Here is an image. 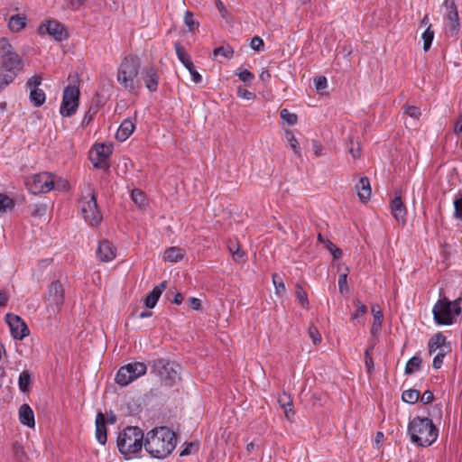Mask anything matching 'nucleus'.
<instances>
[{"instance_id":"33","label":"nucleus","mask_w":462,"mask_h":462,"mask_svg":"<svg viewBox=\"0 0 462 462\" xmlns=\"http://www.w3.org/2000/svg\"><path fill=\"white\" fill-rule=\"evenodd\" d=\"M16 76L17 74L14 73L13 70H5V69L0 67V89L12 83Z\"/></svg>"},{"instance_id":"4","label":"nucleus","mask_w":462,"mask_h":462,"mask_svg":"<svg viewBox=\"0 0 462 462\" xmlns=\"http://www.w3.org/2000/svg\"><path fill=\"white\" fill-rule=\"evenodd\" d=\"M144 435L138 427H126L119 431L116 445L125 459L134 457L144 448Z\"/></svg>"},{"instance_id":"45","label":"nucleus","mask_w":462,"mask_h":462,"mask_svg":"<svg viewBox=\"0 0 462 462\" xmlns=\"http://www.w3.org/2000/svg\"><path fill=\"white\" fill-rule=\"evenodd\" d=\"M295 293H296V297H297L299 302L303 307L309 306V300H308L307 293L305 292V291L303 290V288L300 284L296 285V291H295Z\"/></svg>"},{"instance_id":"11","label":"nucleus","mask_w":462,"mask_h":462,"mask_svg":"<svg viewBox=\"0 0 462 462\" xmlns=\"http://www.w3.org/2000/svg\"><path fill=\"white\" fill-rule=\"evenodd\" d=\"M79 88L76 86H68L63 91L60 113L63 116H71L77 110L79 102Z\"/></svg>"},{"instance_id":"28","label":"nucleus","mask_w":462,"mask_h":462,"mask_svg":"<svg viewBox=\"0 0 462 462\" xmlns=\"http://www.w3.org/2000/svg\"><path fill=\"white\" fill-rule=\"evenodd\" d=\"M185 252L183 249L176 246H172L165 250L163 254V259L170 263H176L182 260Z\"/></svg>"},{"instance_id":"31","label":"nucleus","mask_w":462,"mask_h":462,"mask_svg":"<svg viewBox=\"0 0 462 462\" xmlns=\"http://www.w3.org/2000/svg\"><path fill=\"white\" fill-rule=\"evenodd\" d=\"M284 135H285V139H286L287 143H289L291 149L293 151L294 154L297 157L300 158L302 155L301 149H300V143H299L297 138L295 137L293 132L291 130H286L284 133Z\"/></svg>"},{"instance_id":"20","label":"nucleus","mask_w":462,"mask_h":462,"mask_svg":"<svg viewBox=\"0 0 462 462\" xmlns=\"http://www.w3.org/2000/svg\"><path fill=\"white\" fill-rule=\"evenodd\" d=\"M96 439L101 445H105L107 440L106 420L102 412H98L96 416Z\"/></svg>"},{"instance_id":"49","label":"nucleus","mask_w":462,"mask_h":462,"mask_svg":"<svg viewBox=\"0 0 462 462\" xmlns=\"http://www.w3.org/2000/svg\"><path fill=\"white\" fill-rule=\"evenodd\" d=\"M338 287L339 291L341 293H344L345 291H347L348 286H347V268H346V272L343 273H340L338 278Z\"/></svg>"},{"instance_id":"18","label":"nucleus","mask_w":462,"mask_h":462,"mask_svg":"<svg viewBox=\"0 0 462 462\" xmlns=\"http://www.w3.org/2000/svg\"><path fill=\"white\" fill-rule=\"evenodd\" d=\"M97 255L101 262H110L116 256V248L108 240H103L98 245Z\"/></svg>"},{"instance_id":"10","label":"nucleus","mask_w":462,"mask_h":462,"mask_svg":"<svg viewBox=\"0 0 462 462\" xmlns=\"http://www.w3.org/2000/svg\"><path fill=\"white\" fill-rule=\"evenodd\" d=\"M152 372L166 384L172 385L179 380V365L164 359L153 361Z\"/></svg>"},{"instance_id":"37","label":"nucleus","mask_w":462,"mask_h":462,"mask_svg":"<svg viewBox=\"0 0 462 462\" xmlns=\"http://www.w3.org/2000/svg\"><path fill=\"white\" fill-rule=\"evenodd\" d=\"M31 383V374L28 371H23L18 379L19 389L23 393L28 392Z\"/></svg>"},{"instance_id":"15","label":"nucleus","mask_w":462,"mask_h":462,"mask_svg":"<svg viewBox=\"0 0 462 462\" xmlns=\"http://www.w3.org/2000/svg\"><path fill=\"white\" fill-rule=\"evenodd\" d=\"M113 146L107 143L96 144L89 152V159L94 167H102L112 154Z\"/></svg>"},{"instance_id":"22","label":"nucleus","mask_w":462,"mask_h":462,"mask_svg":"<svg viewBox=\"0 0 462 462\" xmlns=\"http://www.w3.org/2000/svg\"><path fill=\"white\" fill-rule=\"evenodd\" d=\"M135 128V125L131 118L125 119L117 129L116 138L124 142L130 137Z\"/></svg>"},{"instance_id":"56","label":"nucleus","mask_w":462,"mask_h":462,"mask_svg":"<svg viewBox=\"0 0 462 462\" xmlns=\"http://www.w3.org/2000/svg\"><path fill=\"white\" fill-rule=\"evenodd\" d=\"M371 349H372V347L365 350V366H366L368 372H372L374 369V361L370 355Z\"/></svg>"},{"instance_id":"48","label":"nucleus","mask_w":462,"mask_h":462,"mask_svg":"<svg viewBox=\"0 0 462 462\" xmlns=\"http://www.w3.org/2000/svg\"><path fill=\"white\" fill-rule=\"evenodd\" d=\"M273 283L275 288V292L277 294H282L285 291V284L282 280L279 277L278 274L274 273L273 275Z\"/></svg>"},{"instance_id":"19","label":"nucleus","mask_w":462,"mask_h":462,"mask_svg":"<svg viewBox=\"0 0 462 462\" xmlns=\"http://www.w3.org/2000/svg\"><path fill=\"white\" fill-rule=\"evenodd\" d=\"M391 212L393 216V217L398 221L404 223L406 220V208L402 201L401 196H396L392 201H391Z\"/></svg>"},{"instance_id":"42","label":"nucleus","mask_w":462,"mask_h":462,"mask_svg":"<svg viewBox=\"0 0 462 462\" xmlns=\"http://www.w3.org/2000/svg\"><path fill=\"white\" fill-rule=\"evenodd\" d=\"M448 348L449 347H442L440 349V351L436 352V355L433 358V364H432V365L435 369H439L441 367V365L443 364V359H444L447 352L448 351Z\"/></svg>"},{"instance_id":"64","label":"nucleus","mask_w":462,"mask_h":462,"mask_svg":"<svg viewBox=\"0 0 462 462\" xmlns=\"http://www.w3.org/2000/svg\"><path fill=\"white\" fill-rule=\"evenodd\" d=\"M462 132V114L459 115L454 125V133L459 134Z\"/></svg>"},{"instance_id":"44","label":"nucleus","mask_w":462,"mask_h":462,"mask_svg":"<svg viewBox=\"0 0 462 462\" xmlns=\"http://www.w3.org/2000/svg\"><path fill=\"white\" fill-rule=\"evenodd\" d=\"M184 23L190 32L199 27V22L194 18V14L190 12H186Z\"/></svg>"},{"instance_id":"25","label":"nucleus","mask_w":462,"mask_h":462,"mask_svg":"<svg viewBox=\"0 0 462 462\" xmlns=\"http://www.w3.org/2000/svg\"><path fill=\"white\" fill-rule=\"evenodd\" d=\"M353 304L356 307V310L351 314L350 320L355 323L364 324V317L367 312V308L359 300H354Z\"/></svg>"},{"instance_id":"58","label":"nucleus","mask_w":462,"mask_h":462,"mask_svg":"<svg viewBox=\"0 0 462 462\" xmlns=\"http://www.w3.org/2000/svg\"><path fill=\"white\" fill-rule=\"evenodd\" d=\"M348 152L354 159L359 158L361 155L359 143H351V146L348 148Z\"/></svg>"},{"instance_id":"52","label":"nucleus","mask_w":462,"mask_h":462,"mask_svg":"<svg viewBox=\"0 0 462 462\" xmlns=\"http://www.w3.org/2000/svg\"><path fill=\"white\" fill-rule=\"evenodd\" d=\"M314 85L318 91L323 90L328 86V81L326 77L319 76L314 79Z\"/></svg>"},{"instance_id":"13","label":"nucleus","mask_w":462,"mask_h":462,"mask_svg":"<svg viewBox=\"0 0 462 462\" xmlns=\"http://www.w3.org/2000/svg\"><path fill=\"white\" fill-rule=\"evenodd\" d=\"M444 7L446 9V32L448 35L455 36L459 29L458 13L455 0H445Z\"/></svg>"},{"instance_id":"50","label":"nucleus","mask_w":462,"mask_h":462,"mask_svg":"<svg viewBox=\"0 0 462 462\" xmlns=\"http://www.w3.org/2000/svg\"><path fill=\"white\" fill-rule=\"evenodd\" d=\"M404 113L413 119H418L420 116V108L410 105L404 106Z\"/></svg>"},{"instance_id":"46","label":"nucleus","mask_w":462,"mask_h":462,"mask_svg":"<svg viewBox=\"0 0 462 462\" xmlns=\"http://www.w3.org/2000/svg\"><path fill=\"white\" fill-rule=\"evenodd\" d=\"M454 206V218L462 220V196L457 197L453 201Z\"/></svg>"},{"instance_id":"3","label":"nucleus","mask_w":462,"mask_h":462,"mask_svg":"<svg viewBox=\"0 0 462 462\" xmlns=\"http://www.w3.org/2000/svg\"><path fill=\"white\" fill-rule=\"evenodd\" d=\"M408 434L413 444L429 447L437 440L439 430L430 419L417 416L409 422Z\"/></svg>"},{"instance_id":"7","label":"nucleus","mask_w":462,"mask_h":462,"mask_svg":"<svg viewBox=\"0 0 462 462\" xmlns=\"http://www.w3.org/2000/svg\"><path fill=\"white\" fill-rule=\"evenodd\" d=\"M85 193V196L79 201L82 217L89 225L97 226L102 220V215L97 208L93 187L88 185Z\"/></svg>"},{"instance_id":"17","label":"nucleus","mask_w":462,"mask_h":462,"mask_svg":"<svg viewBox=\"0 0 462 462\" xmlns=\"http://www.w3.org/2000/svg\"><path fill=\"white\" fill-rule=\"evenodd\" d=\"M141 79L150 92H155L158 89L160 77L154 68H143L141 70Z\"/></svg>"},{"instance_id":"47","label":"nucleus","mask_w":462,"mask_h":462,"mask_svg":"<svg viewBox=\"0 0 462 462\" xmlns=\"http://www.w3.org/2000/svg\"><path fill=\"white\" fill-rule=\"evenodd\" d=\"M281 117L290 125H294L297 123L298 117L294 113L289 112L287 109L281 111Z\"/></svg>"},{"instance_id":"5","label":"nucleus","mask_w":462,"mask_h":462,"mask_svg":"<svg viewBox=\"0 0 462 462\" xmlns=\"http://www.w3.org/2000/svg\"><path fill=\"white\" fill-rule=\"evenodd\" d=\"M432 313L438 325H452L462 313V297L452 301L447 298L439 299L433 306Z\"/></svg>"},{"instance_id":"16","label":"nucleus","mask_w":462,"mask_h":462,"mask_svg":"<svg viewBox=\"0 0 462 462\" xmlns=\"http://www.w3.org/2000/svg\"><path fill=\"white\" fill-rule=\"evenodd\" d=\"M64 300L63 285L56 281L53 282L48 290L47 301L49 307L52 308L53 312L60 308Z\"/></svg>"},{"instance_id":"43","label":"nucleus","mask_w":462,"mask_h":462,"mask_svg":"<svg viewBox=\"0 0 462 462\" xmlns=\"http://www.w3.org/2000/svg\"><path fill=\"white\" fill-rule=\"evenodd\" d=\"M233 53L234 51L229 45L216 48L213 51L215 57L222 56L226 59L231 58L233 56Z\"/></svg>"},{"instance_id":"2","label":"nucleus","mask_w":462,"mask_h":462,"mask_svg":"<svg viewBox=\"0 0 462 462\" xmlns=\"http://www.w3.org/2000/svg\"><path fill=\"white\" fill-rule=\"evenodd\" d=\"M140 60L134 55L126 56L117 69V81L131 94L136 95L142 88V80L139 78Z\"/></svg>"},{"instance_id":"9","label":"nucleus","mask_w":462,"mask_h":462,"mask_svg":"<svg viewBox=\"0 0 462 462\" xmlns=\"http://www.w3.org/2000/svg\"><path fill=\"white\" fill-rule=\"evenodd\" d=\"M147 366L143 362H133L119 368L116 374L115 381L121 386H127L134 381L144 375Z\"/></svg>"},{"instance_id":"41","label":"nucleus","mask_w":462,"mask_h":462,"mask_svg":"<svg viewBox=\"0 0 462 462\" xmlns=\"http://www.w3.org/2000/svg\"><path fill=\"white\" fill-rule=\"evenodd\" d=\"M133 201L139 207L143 208L145 206V195L140 189H133L131 194Z\"/></svg>"},{"instance_id":"60","label":"nucleus","mask_w":462,"mask_h":462,"mask_svg":"<svg viewBox=\"0 0 462 462\" xmlns=\"http://www.w3.org/2000/svg\"><path fill=\"white\" fill-rule=\"evenodd\" d=\"M312 150H313V152L315 153L316 156H322L324 155V148L323 146L316 142V141H313L312 142Z\"/></svg>"},{"instance_id":"27","label":"nucleus","mask_w":462,"mask_h":462,"mask_svg":"<svg viewBox=\"0 0 462 462\" xmlns=\"http://www.w3.org/2000/svg\"><path fill=\"white\" fill-rule=\"evenodd\" d=\"M442 347H448L447 346V338L441 333L436 334L429 342V352L430 355H433L437 351H440Z\"/></svg>"},{"instance_id":"36","label":"nucleus","mask_w":462,"mask_h":462,"mask_svg":"<svg viewBox=\"0 0 462 462\" xmlns=\"http://www.w3.org/2000/svg\"><path fill=\"white\" fill-rule=\"evenodd\" d=\"M402 399L406 403L414 404L420 399V392L415 389L405 390L402 394Z\"/></svg>"},{"instance_id":"38","label":"nucleus","mask_w":462,"mask_h":462,"mask_svg":"<svg viewBox=\"0 0 462 462\" xmlns=\"http://www.w3.org/2000/svg\"><path fill=\"white\" fill-rule=\"evenodd\" d=\"M421 358L419 356L411 357L406 364L405 374H411L420 369Z\"/></svg>"},{"instance_id":"26","label":"nucleus","mask_w":462,"mask_h":462,"mask_svg":"<svg viewBox=\"0 0 462 462\" xmlns=\"http://www.w3.org/2000/svg\"><path fill=\"white\" fill-rule=\"evenodd\" d=\"M371 311L373 314V324L371 328V333L373 336H377L381 331L383 315L382 310L375 305L372 306Z\"/></svg>"},{"instance_id":"34","label":"nucleus","mask_w":462,"mask_h":462,"mask_svg":"<svg viewBox=\"0 0 462 462\" xmlns=\"http://www.w3.org/2000/svg\"><path fill=\"white\" fill-rule=\"evenodd\" d=\"M15 206V202L10 196L0 193V212L5 213L12 210Z\"/></svg>"},{"instance_id":"54","label":"nucleus","mask_w":462,"mask_h":462,"mask_svg":"<svg viewBox=\"0 0 462 462\" xmlns=\"http://www.w3.org/2000/svg\"><path fill=\"white\" fill-rule=\"evenodd\" d=\"M42 83V79L39 76H32L26 83L27 88L31 90L32 88H39Z\"/></svg>"},{"instance_id":"51","label":"nucleus","mask_w":462,"mask_h":462,"mask_svg":"<svg viewBox=\"0 0 462 462\" xmlns=\"http://www.w3.org/2000/svg\"><path fill=\"white\" fill-rule=\"evenodd\" d=\"M309 336L315 345L321 341V336L316 327L310 326L309 328Z\"/></svg>"},{"instance_id":"57","label":"nucleus","mask_w":462,"mask_h":462,"mask_svg":"<svg viewBox=\"0 0 462 462\" xmlns=\"http://www.w3.org/2000/svg\"><path fill=\"white\" fill-rule=\"evenodd\" d=\"M237 96L243 99L252 100L254 98V94L247 89L239 88L237 89Z\"/></svg>"},{"instance_id":"35","label":"nucleus","mask_w":462,"mask_h":462,"mask_svg":"<svg viewBox=\"0 0 462 462\" xmlns=\"http://www.w3.org/2000/svg\"><path fill=\"white\" fill-rule=\"evenodd\" d=\"M278 402L282 408L284 410L285 416L290 419L291 415H293V411L291 409L292 401L289 395L283 393L278 399Z\"/></svg>"},{"instance_id":"55","label":"nucleus","mask_w":462,"mask_h":462,"mask_svg":"<svg viewBox=\"0 0 462 462\" xmlns=\"http://www.w3.org/2000/svg\"><path fill=\"white\" fill-rule=\"evenodd\" d=\"M237 75L239 79L245 83H249L254 79V74L247 69L242 70Z\"/></svg>"},{"instance_id":"40","label":"nucleus","mask_w":462,"mask_h":462,"mask_svg":"<svg viewBox=\"0 0 462 462\" xmlns=\"http://www.w3.org/2000/svg\"><path fill=\"white\" fill-rule=\"evenodd\" d=\"M423 40V50L428 51L431 46L432 41L434 39V32L430 29V25L427 27L424 32L421 35Z\"/></svg>"},{"instance_id":"63","label":"nucleus","mask_w":462,"mask_h":462,"mask_svg":"<svg viewBox=\"0 0 462 462\" xmlns=\"http://www.w3.org/2000/svg\"><path fill=\"white\" fill-rule=\"evenodd\" d=\"M86 0H69L68 7L72 10H78Z\"/></svg>"},{"instance_id":"21","label":"nucleus","mask_w":462,"mask_h":462,"mask_svg":"<svg viewBox=\"0 0 462 462\" xmlns=\"http://www.w3.org/2000/svg\"><path fill=\"white\" fill-rule=\"evenodd\" d=\"M165 289L166 282H162L156 285L144 298V306L148 309L154 308Z\"/></svg>"},{"instance_id":"29","label":"nucleus","mask_w":462,"mask_h":462,"mask_svg":"<svg viewBox=\"0 0 462 462\" xmlns=\"http://www.w3.org/2000/svg\"><path fill=\"white\" fill-rule=\"evenodd\" d=\"M26 25V17L22 14H16L10 17L8 27L12 32H20Z\"/></svg>"},{"instance_id":"12","label":"nucleus","mask_w":462,"mask_h":462,"mask_svg":"<svg viewBox=\"0 0 462 462\" xmlns=\"http://www.w3.org/2000/svg\"><path fill=\"white\" fill-rule=\"evenodd\" d=\"M40 35H49L53 40L60 42L68 37L65 27L56 20H47L38 28Z\"/></svg>"},{"instance_id":"59","label":"nucleus","mask_w":462,"mask_h":462,"mask_svg":"<svg viewBox=\"0 0 462 462\" xmlns=\"http://www.w3.org/2000/svg\"><path fill=\"white\" fill-rule=\"evenodd\" d=\"M434 399V394L431 391H425L422 395H420V400L422 403L428 404Z\"/></svg>"},{"instance_id":"39","label":"nucleus","mask_w":462,"mask_h":462,"mask_svg":"<svg viewBox=\"0 0 462 462\" xmlns=\"http://www.w3.org/2000/svg\"><path fill=\"white\" fill-rule=\"evenodd\" d=\"M229 252L232 254L236 262L241 263L245 259V252L241 250L240 245L236 243H231L228 245Z\"/></svg>"},{"instance_id":"23","label":"nucleus","mask_w":462,"mask_h":462,"mask_svg":"<svg viewBox=\"0 0 462 462\" xmlns=\"http://www.w3.org/2000/svg\"><path fill=\"white\" fill-rule=\"evenodd\" d=\"M19 420L23 425L29 428H34L35 419L32 409L26 403L19 408Z\"/></svg>"},{"instance_id":"8","label":"nucleus","mask_w":462,"mask_h":462,"mask_svg":"<svg viewBox=\"0 0 462 462\" xmlns=\"http://www.w3.org/2000/svg\"><path fill=\"white\" fill-rule=\"evenodd\" d=\"M0 67L19 74L23 70V60L6 38L0 39Z\"/></svg>"},{"instance_id":"30","label":"nucleus","mask_w":462,"mask_h":462,"mask_svg":"<svg viewBox=\"0 0 462 462\" xmlns=\"http://www.w3.org/2000/svg\"><path fill=\"white\" fill-rule=\"evenodd\" d=\"M175 51L178 59L183 64V66L188 69H192L193 63L190 60L189 55L186 52L185 49L179 43L176 42L174 44Z\"/></svg>"},{"instance_id":"32","label":"nucleus","mask_w":462,"mask_h":462,"mask_svg":"<svg viewBox=\"0 0 462 462\" xmlns=\"http://www.w3.org/2000/svg\"><path fill=\"white\" fill-rule=\"evenodd\" d=\"M46 100L45 93L41 88H32L30 90V101L35 107H39L44 104Z\"/></svg>"},{"instance_id":"62","label":"nucleus","mask_w":462,"mask_h":462,"mask_svg":"<svg viewBox=\"0 0 462 462\" xmlns=\"http://www.w3.org/2000/svg\"><path fill=\"white\" fill-rule=\"evenodd\" d=\"M189 306L194 310H199L201 308V300L198 298L191 297L189 299Z\"/></svg>"},{"instance_id":"1","label":"nucleus","mask_w":462,"mask_h":462,"mask_svg":"<svg viewBox=\"0 0 462 462\" xmlns=\"http://www.w3.org/2000/svg\"><path fill=\"white\" fill-rule=\"evenodd\" d=\"M176 443V435L172 430L167 427H159L147 432L144 448L151 457L162 459L174 450Z\"/></svg>"},{"instance_id":"61","label":"nucleus","mask_w":462,"mask_h":462,"mask_svg":"<svg viewBox=\"0 0 462 462\" xmlns=\"http://www.w3.org/2000/svg\"><path fill=\"white\" fill-rule=\"evenodd\" d=\"M190 73L191 79L195 83H199L202 80L201 75L195 69L194 65L192 69H188Z\"/></svg>"},{"instance_id":"6","label":"nucleus","mask_w":462,"mask_h":462,"mask_svg":"<svg viewBox=\"0 0 462 462\" xmlns=\"http://www.w3.org/2000/svg\"><path fill=\"white\" fill-rule=\"evenodd\" d=\"M26 185L30 192L33 194L46 193L53 189H66L69 187L67 180L49 172H41L31 176L27 179Z\"/></svg>"},{"instance_id":"24","label":"nucleus","mask_w":462,"mask_h":462,"mask_svg":"<svg viewBox=\"0 0 462 462\" xmlns=\"http://www.w3.org/2000/svg\"><path fill=\"white\" fill-rule=\"evenodd\" d=\"M359 199L367 201L371 197V187L368 178L363 177L355 186Z\"/></svg>"},{"instance_id":"14","label":"nucleus","mask_w":462,"mask_h":462,"mask_svg":"<svg viewBox=\"0 0 462 462\" xmlns=\"http://www.w3.org/2000/svg\"><path fill=\"white\" fill-rule=\"evenodd\" d=\"M5 320L14 339L22 340L29 335L27 325L19 316L8 313L5 315Z\"/></svg>"},{"instance_id":"53","label":"nucleus","mask_w":462,"mask_h":462,"mask_svg":"<svg viewBox=\"0 0 462 462\" xmlns=\"http://www.w3.org/2000/svg\"><path fill=\"white\" fill-rule=\"evenodd\" d=\"M250 46L253 50L260 51L263 48V41L262 38L254 36L251 40Z\"/></svg>"}]
</instances>
